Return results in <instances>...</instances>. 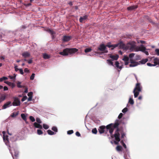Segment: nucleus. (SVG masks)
<instances>
[{
	"instance_id": "nucleus-50",
	"label": "nucleus",
	"mask_w": 159,
	"mask_h": 159,
	"mask_svg": "<svg viewBox=\"0 0 159 159\" xmlns=\"http://www.w3.org/2000/svg\"><path fill=\"white\" fill-rule=\"evenodd\" d=\"M33 93L32 92H30L28 94V96H29V97H32L33 95Z\"/></svg>"
},
{
	"instance_id": "nucleus-41",
	"label": "nucleus",
	"mask_w": 159,
	"mask_h": 159,
	"mask_svg": "<svg viewBox=\"0 0 159 159\" xmlns=\"http://www.w3.org/2000/svg\"><path fill=\"white\" fill-rule=\"evenodd\" d=\"M43 128L46 129H48L49 127L48 125L45 124H43Z\"/></svg>"
},
{
	"instance_id": "nucleus-31",
	"label": "nucleus",
	"mask_w": 159,
	"mask_h": 159,
	"mask_svg": "<svg viewBox=\"0 0 159 159\" xmlns=\"http://www.w3.org/2000/svg\"><path fill=\"white\" fill-rule=\"evenodd\" d=\"M98 131L96 128L93 129L92 130V132L94 134H96L97 133Z\"/></svg>"
},
{
	"instance_id": "nucleus-45",
	"label": "nucleus",
	"mask_w": 159,
	"mask_h": 159,
	"mask_svg": "<svg viewBox=\"0 0 159 159\" xmlns=\"http://www.w3.org/2000/svg\"><path fill=\"white\" fill-rule=\"evenodd\" d=\"M30 119L32 122H34L35 121L34 117L32 116H30Z\"/></svg>"
},
{
	"instance_id": "nucleus-11",
	"label": "nucleus",
	"mask_w": 159,
	"mask_h": 159,
	"mask_svg": "<svg viewBox=\"0 0 159 159\" xmlns=\"http://www.w3.org/2000/svg\"><path fill=\"white\" fill-rule=\"evenodd\" d=\"M11 101H8L6 103L2 106V109H5L10 106H11Z\"/></svg>"
},
{
	"instance_id": "nucleus-5",
	"label": "nucleus",
	"mask_w": 159,
	"mask_h": 159,
	"mask_svg": "<svg viewBox=\"0 0 159 159\" xmlns=\"http://www.w3.org/2000/svg\"><path fill=\"white\" fill-rule=\"evenodd\" d=\"M14 101L12 103L13 106H19L20 105V102L18 98L17 97H13Z\"/></svg>"
},
{
	"instance_id": "nucleus-39",
	"label": "nucleus",
	"mask_w": 159,
	"mask_h": 159,
	"mask_svg": "<svg viewBox=\"0 0 159 159\" xmlns=\"http://www.w3.org/2000/svg\"><path fill=\"white\" fill-rule=\"evenodd\" d=\"M37 134L39 135H41L43 134V131L40 129H38L37 130Z\"/></svg>"
},
{
	"instance_id": "nucleus-52",
	"label": "nucleus",
	"mask_w": 159,
	"mask_h": 159,
	"mask_svg": "<svg viewBox=\"0 0 159 159\" xmlns=\"http://www.w3.org/2000/svg\"><path fill=\"white\" fill-rule=\"evenodd\" d=\"M123 115L122 113H120L118 116V118L119 119H120V118H122V117L123 116Z\"/></svg>"
},
{
	"instance_id": "nucleus-35",
	"label": "nucleus",
	"mask_w": 159,
	"mask_h": 159,
	"mask_svg": "<svg viewBox=\"0 0 159 159\" xmlns=\"http://www.w3.org/2000/svg\"><path fill=\"white\" fill-rule=\"evenodd\" d=\"M129 103L131 105H133L134 104V101L132 98H129Z\"/></svg>"
},
{
	"instance_id": "nucleus-6",
	"label": "nucleus",
	"mask_w": 159,
	"mask_h": 159,
	"mask_svg": "<svg viewBox=\"0 0 159 159\" xmlns=\"http://www.w3.org/2000/svg\"><path fill=\"white\" fill-rule=\"evenodd\" d=\"M114 47H116V48L118 47L119 49H123L124 48L127 49V46L125 47V44L122 41L116 44H115Z\"/></svg>"
},
{
	"instance_id": "nucleus-40",
	"label": "nucleus",
	"mask_w": 159,
	"mask_h": 159,
	"mask_svg": "<svg viewBox=\"0 0 159 159\" xmlns=\"http://www.w3.org/2000/svg\"><path fill=\"white\" fill-rule=\"evenodd\" d=\"M47 31H48L49 33L52 35H53V34H54L55 33L53 31L51 30H50V29H48Z\"/></svg>"
},
{
	"instance_id": "nucleus-26",
	"label": "nucleus",
	"mask_w": 159,
	"mask_h": 159,
	"mask_svg": "<svg viewBox=\"0 0 159 159\" xmlns=\"http://www.w3.org/2000/svg\"><path fill=\"white\" fill-rule=\"evenodd\" d=\"M148 61V59H143L140 61H139V62L140 63L142 64H144L147 62Z\"/></svg>"
},
{
	"instance_id": "nucleus-3",
	"label": "nucleus",
	"mask_w": 159,
	"mask_h": 159,
	"mask_svg": "<svg viewBox=\"0 0 159 159\" xmlns=\"http://www.w3.org/2000/svg\"><path fill=\"white\" fill-rule=\"evenodd\" d=\"M152 58H154L153 62L154 64H152L150 63H147V66H156L157 65H159V59L158 58H155L154 57H153Z\"/></svg>"
},
{
	"instance_id": "nucleus-27",
	"label": "nucleus",
	"mask_w": 159,
	"mask_h": 159,
	"mask_svg": "<svg viewBox=\"0 0 159 159\" xmlns=\"http://www.w3.org/2000/svg\"><path fill=\"white\" fill-rule=\"evenodd\" d=\"M47 132L48 134L50 135H53L56 134V133H55L53 132L49 129L47 131Z\"/></svg>"
},
{
	"instance_id": "nucleus-48",
	"label": "nucleus",
	"mask_w": 159,
	"mask_h": 159,
	"mask_svg": "<svg viewBox=\"0 0 159 159\" xmlns=\"http://www.w3.org/2000/svg\"><path fill=\"white\" fill-rule=\"evenodd\" d=\"M27 98L26 96H24L21 99V101L23 102L27 99Z\"/></svg>"
},
{
	"instance_id": "nucleus-19",
	"label": "nucleus",
	"mask_w": 159,
	"mask_h": 159,
	"mask_svg": "<svg viewBox=\"0 0 159 159\" xmlns=\"http://www.w3.org/2000/svg\"><path fill=\"white\" fill-rule=\"evenodd\" d=\"M88 16L85 15L83 17H80V18L79 19V21L80 22H82L83 20H86L88 18Z\"/></svg>"
},
{
	"instance_id": "nucleus-20",
	"label": "nucleus",
	"mask_w": 159,
	"mask_h": 159,
	"mask_svg": "<svg viewBox=\"0 0 159 159\" xmlns=\"http://www.w3.org/2000/svg\"><path fill=\"white\" fill-rule=\"evenodd\" d=\"M110 57L114 60H117L119 57V56L117 55H111Z\"/></svg>"
},
{
	"instance_id": "nucleus-22",
	"label": "nucleus",
	"mask_w": 159,
	"mask_h": 159,
	"mask_svg": "<svg viewBox=\"0 0 159 159\" xmlns=\"http://www.w3.org/2000/svg\"><path fill=\"white\" fill-rule=\"evenodd\" d=\"M43 58L44 59H48L50 58V55H48L46 53H44L43 55Z\"/></svg>"
},
{
	"instance_id": "nucleus-32",
	"label": "nucleus",
	"mask_w": 159,
	"mask_h": 159,
	"mask_svg": "<svg viewBox=\"0 0 159 159\" xmlns=\"http://www.w3.org/2000/svg\"><path fill=\"white\" fill-rule=\"evenodd\" d=\"M122 147L120 146H118L116 147V149L117 151H122Z\"/></svg>"
},
{
	"instance_id": "nucleus-12",
	"label": "nucleus",
	"mask_w": 159,
	"mask_h": 159,
	"mask_svg": "<svg viewBox=\"0 0 159 159\" xmlns=\"http://www.w3.org/2000/svg\"><path fill=\"white\" fill-rule=\"evenodd\" d=\"M146 50V48L144 46L141 45L140 47H139L136 50V51H141L143 52Z\"/></svg>"
},
{
	"instance_id": "nucleus-36",
	"label": "nucleus",
	"mask_w": 159,
	"mask_h": 159,
	"mask_svg": "<svg viewBox=\"0 0 159 159\" xmlns=\"http://www.w3.org/2000/svg\"><path fill=\"white\" fill-rule=\"evenodd\" d=\"M8 79L6 77H3L0 78V82H2L3 80H7Z\"/></svg>"
},
{
	"instance_id": "nucleus-15",
	"label": "nucleus",
	"mask_w": 159,
	"mask_h": 159,
	"mask_svg": "<svg viewBox=\"0 0 159 159\" xmlns=\"http://www.w3.org/2000/svg\"><path fill=\"white\" fill-rule=\"evenodd\" d=\"M71 38L70 36H64L63 37V41L64 42H67L70 40Z\"/></svg>"
},
{
	"instance_id": "nucleus-62",
	"label": "nucleus",
	"mask_w": 159,
	"mask_h": 159,
	"mask_svg": "<svg viewBox=\"0 0 159 159\" xmlns=\"http://www.w3.org/2000/svg\"><path fill=\"white\" fill-rule=\"evenodd\" d=\"M32 97H29V98L28 99V101H30L32 100Z\"/></svg>"
},
{
	"instance_id": "nucleus-24",
	"label": "nucleus",
	"mask_w": 159,
	"mask_h": 159,
	"mask_svg": "<svg viewBox=\"0 0 159 159\" xmlns=\"http://www.w3.org/2000/svg\"><path fill=\"white\" fill-rule=\"evenodd\" d=\"M106 47H108L109 48H111V49L113 50L116 47H114L115 46V44L113 45H111L109 44H108L106 45Z\"/></svg>"
},
{
	"instance_id": "nucleus-44",
	"label": "nucleus",
	"mask_w": 159,
	"mask_h": 159,
	"mask_svg": "<svg viewBox=\"0 0 159 159\" xmlns=\"http://www.w3.org/2000/svg\"><path fill=\"white\" fill-rule=\"evenodd\" d=\"M135 55V54L134 53H130L129 55V57L130 59H132V58Z\"/></svg>"
},
{
	"instance_id": "nucleus-46",
	"label": "nucleus",
	"mask_w": 159,
	"mask_h": 159,
	"mask_svg": "<svg viewBox=\"0 0 159 159\" xmlns=\"http://www.w3.org/2000/svg\"><path fill=\"white\" fill-rule=\"evenodd\" d=\"M35 76V74L33 73L30 77V79L31 80H33L34 79Z\"/></svg>"
},
{
	"instance_id": "nucleus-61",
	"label": "nucleus",
	"mask_w": 159,
	"mask_h": 159,
	"mask_svg": "<svg viewBox=\"0 0 159 159\" xmlns=\"http://www.w3.org/2000/svg\"><path fill=\"white\" fill-rule=\"evenodd\" d=\"M24 71L25 72H29V70H28V68H25L24 69Z\"/></svg>"
},
{
	"instance_id": "nucleus-4",
	"label": "nucleus",
	"mask_w": 159,
	"mask_h": 159,
	"mask_svg": "<svg viewBox=\"0 0 159 159\" xmlns=\"http://www.w3.org/2000/svg\"><path fill=\"white\" fill-rule=\"evenodd\" d=\"M135 47V43L134 41L129 42L127 45V49H129L131 51H133Z\"/></svg>"
},
{
	"instance_id": "nucleus-49",
	"label": "nucleus",
	"mask_w": 159,
	"mask_h": 159,
	"mask_svg": "<svg viewBox=\"0 0 159 159\" xmlns=\"http://www.w3.org/2000/svg\"><path fill=\"white\" fill-rule=\"evenodd\" d=\"M127 110H128L127 108V107H125L122 110V112L123 113H125L127 111Z\"/></svg>"
},
{
	"instance_id": "nucleus-23",
	"label": "nucleus",
	"mask_w": 159,
	"mask_h": 159,
	"mask_svg": "<svg viewBox=\"0 0 159 159\" xmlns=\"http://www.w3.org/2000/svg\"><path fill=\"white\" fill-rule=\"evenodd\" d=\"M18 111L14 112L11 114V116L12 117H15L18 114Z\"/></svg>"
},
{
	"instance_id": "nucleus-28",
	"label": "nucleus",
	"mask_w": 159,
	"mask_h": 159,
	"mask_svg": "<svg viewBox=\"0 0 159 159\" xmlns=\"http://www.w3.org/2000/svg\"><path fill=\"white\" fill-rule=\"evenodd\" d=\"M21 83L20 82H18L17 83V86L19 88H22L25 87L24 86H22L20 85Z\"/></svg>"
},
{
	"instance_id": "nucleus-8",
	"label": "nucleus",
	"mask_w": 159,
	"mask_h": 159,
	"mask_svg": "<svg viewBox=\"0 0 159 159\" xmlns=\"http://www.w3.org/2000/svg\"><path fill=\"white\" fill-rule=\"evenodd\" d=\"M113 124H110L106 126L107 131L108 130H109V133L111 135L112 134L114 130V129L113 127Z\"/></svg>"
},
{
	"instance_id": "nucleus-59",
	"label": "nucleus",
	"mask_w": 159,
	"mask_h": 159,
	"mask_svg": "<svg viewBox=\"0 0 159 159\" xmlns=\"http://www.w3.org/2000/svg\"><path fill=\"white\" fill-rule=\"evenodd\" d=\"M121 138H123L124 137V136H125V134L123 133L122 132L121 133Z\"/></svg>"
},
{
	"instance_id": "nucleus-64",
	"label": "nucleus",
	"mask_w": 159,
	"mask_h": 159,
	"mask_svg": "<svg viewBox=\"0 0 159 159\" xmlns=\"http://www.w3.org/2000/svg\"><path fill=\"white\" fill-rule=\"evenodd\" d=\"M4 90L6 91L8 90V88L7 86H4L3 88Z\"/></svg>"
},
{
	"instance_id": "nucleus-60",
	"label": "nucleus",
	"mask_w": 159,
	"mask_h": 159,
	"mask_svg": "<svg viewBox=\"0 0 159 159\" xmlns=\"http://www.w3.org/2000/svg\"><path fill=\"white\" fill-rule=\"evenodd\" d=\"M28 62L29 64H31L32 62V59H30L28 61Z\"/></svg>"
},
{
	"instance_id": "nucleus-7",
	"label": "nucleus",
	"mask_w": 159,
	"mask_h": 159,
	"mask_svg": "<svg viewBox=\"0 0 159 159\" xmlns=\"http://www.w3.org/2000/svg\"><path fill=\"white\" fill-rule=\"evenodd\" d=\"M119 131V129L118 128L115 131L114 134V137L115 138V139L118 142H120V134Z\"/></svg>"
},
{
	"instance_id": "nucleus-29",
	"label": "nucleus",
	"mask_w": 159,
	"mask_h": 159,
	"mask_svg": "<svg viewBox=\"0 0 159 159\" xmlns=\"http://www.w3.org/2000/svg\"><path fill=\"white\" fill-rule=\"evenodd\" d=\"M122 60L124 61H129V58L128 57L125 56H124Z\"/></svg>"
},
{
	"instance_id": "nucleus-16",
	"label": "nucleus",
	"mask_w": 159,
	"mask_h": 159,
	"mask_svg": "<svg viewBox=\"0 0 159 159\" xmlns=\"http://www.w3.org/2000/svg\"><path fill=\"white\" fill-rule=\"evenodd\" d=\"M7 95L6 94H4L3 95H2L0 97V103L4 101L7 98Z\"/></svg>"
},
{
	"instance_id": "nucleus-51",
	"label": "nucleus",
	"mask_w": 159,
	"mask_h": 159,
	"mask_svg": "<svg viewBox=\"0 0 159 159\" xmlns=\"http://www.w3.org/2000/svg\"><path fill=\"white\" fill-rule=\"evenodd\" d=\"M155 51L156 53L158 55H159V49H156L155 50Z\"/></svg>"
},
{
	"instance_id": "nucleus-14",
	"label": "nucleus",
	"mask_w": 159,
	"mask_h": 159,
	"mask_svg": "<svg viewBox=\"0 0 159 159\" xmlns=\"http://www.w3.org/2000/svg\"><path fill=\"white\" fill-rule=\"evenodd\" d=\"M134 89H135L137 91H141V87L140 86V84L139 83H137L136 84V87Z\"/></svg>"
},
{
	"instance_id": "nucleus-10",
	"label": "nucleus",
	"mask_w": 159,
	"mask_h": 159,
	"mask_svg": "<svg viewBox=\"0 0 159 159\" xmlns=\"http://www.w3.org/2000/svg\"><path fill=\"white\" fill-rule=\"evenodd\" d=\"M106 129V126L104 125L100 126L98 129V132L100 134L104 133Z\"/></svg>"
},
{
	"instance_id": "nucleus-13",
	"label": "nucleus",
	"mask_w": 159,
	"mask_h": 159,
	"mask_svg": "<svg viewBox=\"0 0 159 159\" xmlns=\"http://www.w3.org/2000/svg\"><path fill=\"white\" fill-rule=\"evenodd\" d=\"M21 55L22 56L25 58L29 57L30 56V52H23L22 53Z\"/></svg>"
},
{
	"instance_id": "nucleus-43",
	"label": "nucleus",
	"mask_w": 159,
	"mask_h": 159,
	"mask_svg": "<svg viewBox=\"0 0 159 159\" xmlns=\"http://www.w3.org/2000/svg\"><path fill=\"white\" fill-rule=\"evenodd\" d=\"M36 121L38 123L41 124L42 123L41 121V120L40 118H36Z\"/></svg>"
},
{
	"instance_id": "nucleus-63",
	"label": "nucleus",
	"mask_w": 159,
	"mask_h": 159,
	"mask_svg": "<svg viewBox=\"0 0 159 159\" xmlns=\"http://www.w3.org/2000/svg\"><path fill=\"white\" fill-rule=\"evenodd\" d=\"M143 52L145 53L147 55H149L148 52L146 51V50L144 52Z\"/></svg>"
},
{
	"instance_id": "nucleus-34",
	"label": "nucleus",
	"mask_w": 159,
	"mask_h": 159,
	"mask_svg": "<svg viewBox=\"0 0 159 159\" xmlns=\"http://www.w3.org/2000/svg\"><path fill=\"white\" fill-rule=\"evenodd\" d=\"M119 125V123L118 122H117L115 123L114 124H113V128H116L118 127V125Z\"/></svg>"
},
{
	"instance_id": "nucleus-30",
	"label": "nucleus",
	"mask_w": 159,
	"mask_h": 159,
	"mask_svg": "<svg viewBox=\"0 0 159 159\" xmlns=\"http://www.w3.org/2000/svg\"><path fill=\"white\" fill-rule=\"evenodd\" d=\"M21 116L24 120L26 121V117L25 115L24 114H22L21 115Z\"/></svg>"
},
{
	"instance_id": "nucleus-53",
	"label": "nucleus",
	"mask_w": 159,
	"mask_h": 159,
	"mask_svg": "<svg viewBox=\"0 0 159 159\" xmlns=\"http://www.w3.org/2000/svg\"><path fill=\"white\" fill-rule=\"evenodd\" d=\"M14 155L16 157H17L18 155V152L17 151H16V152H14Z\"/></svg>"
},
{
	"instance_id": "nucleus-2",
	"label": "nucleus",
	"mask_w": 159,
	"mask_h": 159,
	"mask_svg": "<svg viewBox=\"0 0 159 159\" xmlns=\"http://www.w3.org/2000/svg\"><path fill=\"white\" fill-rule=\"evenodd\" d=\"M97 51H100L102 53H107L108 51L106 46L104 44H101L99 45L97 50Z\"/></svg>"
},
{
	"instance_id": "nucleus-38",
	"label": "nucleus",
	"mask_w": 159,
	"mask_h": 159,
	"mask_svg": "<svg viewBox=\"0 0 159 159\" xmlns=\"http://www.w3.org/2000/svg\"><path fill=\"white\" fill-rule=\"evenodd\" d=\"M52 129L55 132H57L58 131L57 129L56 126H54L52 127Z\"/></svg>"
},
{
	"instance_id": "nucleus-21",
	"label": "nucleus",
	"mask_w": 159,
	"mask_h": 159,
	"mask_svg": "<svg viewBox=\"0 0 159 159\" xmlns=\"http://www.w3.org/2000/svg\"><path fill=\"white\" fill-rule=\"evenodd\" d=\"M140 92V91H137L135 89L134 90L133 93H134V97L135 98H136L138 96Z\"/></svg>"
},
{
	"instance_id": "nucleus-57",
	"label": "nucleus",
	"mask_w": 159,
	"mask_h": 159,
	"mask_svg": "<svg viewBox=\"0 0 159 159\" xmlns=\"http://www.w3.org/2000/svg\"><path fill=\"white\" fill-rule=\"evenodd\" d=\"M75 134L76 135L78 136V137H80V133L78 132V131H77L75 133Z\"/></svg>"
},
{
	"instance_id": "nucleus-9",
	"label": "nucleus",
	"mask_w": 159,
	"mask_h": 159,
	"mask_svg": "<svg viewBox=\"0 0 159 159\" xmlns=\"http://www.w3.org/2000/svg\"><path fill=\"white\" fill-rule=\"evenodd\" d=\"M129 61L131 63L129 65L130 67H135L139 64L138 62L134 61L133 59H130Z\"/></svg>"
},
{
	"instance_id": "nucleus-17",
	"label": "nucleus",
	"mask_w": 159,
	"mask_h": 159,
	"mask_svg": "<svg viewBox=\"0 0 159 159\" xmlns=\"http://www.w3.org/2000/svg\"><path fill=\"white\" fill-rule=\"evenodd\" d=\"M40 124L36 122H34V125L35 128H38L40 129H42V126Z\"/></svg>"
},
{
	"instance_id": "nucleus-42",
	"label": "nucleus",
	"mask_w": 159,
	"mask_h": 159,
	"mask_svg": "<svg viewBox=\"0 0 159 159\" xmlns=\"http://www.w3.org/2000/svg\"><path fill=\"white\" fill-rule=\"evenodd\" d=\"M2 134L3 135V140H5V139H6V140H7V139H8L7 138V136H6V137H5V136L4 135V134H5V132L3 131Z\"/></svg>"
},
{
	"instance_id": "nucleus-56",
	"label": "nucleus",
	"mask_w": 159,
	"mask_h": 159,
	"mask_svg": "<svg viewBox=\"0 0 159 159\" xmlns=\"http://www.w3.org/2000/svg\"><path fill=\"white\" fill-rule=\"evenodd\" d=\"M31 5H32V4L31 3H26V4H24V5L26 7H28L29 6H31Z\"/></svg>"
},
{
	"instance_id": "nucleus-37",
	"label": "nucleus",
	"mask_w": 159,
	"mask_h": 159,
	"mask_svg": "<svg viewBox=\"0 0 159 159\" xmlns=\"http://www.w3.org/2000/svg\"><path fill=\"white\" fill-rule=\"evenodd\" d=\"M92 51V49L91 48H87L84 50V52L86 53L90 52Z\"/></svg>"
},
{
	"instance_id": "nucleus-18",
	"label": "nucleus",
	"mask_w": 159,
	"mask_h": 159,
	"mask_svg": "<svg viewBox=\"0 0 159 159\" xmlns=\"http://www.w3.org/2000/svg\"><path fill=\"white\" fill-rule=\"evenodd\" d=\"M138 8V6L137 5H134L129 7H127V10H133L134 9H136Z\"/></svg>"
},
{
	"instance_id": "nucleus-1",
	"label": "nucleus",
	"mask_w": 159,
	"mask_h": 159,
	"mask_svg": "<svg viewBox=\"0 0 159 159\" xmlns=\"http://www.w3.org/2000/svg\"><path fill=\"white\" fill-rule=\"evenodd\" d=\"M78 51V49L75 48H66L63 49L62 52H60L59 54L63 56H67L69 54L74 53Z\"/></svg>"
},
{
	"instance_id": "nucleus-54",
	"label": "nucleus",
	"mask_w": 159,
	"mask_h": 159,
	"mask_svg": "<svg viewBox=\"0 0 159 159\" xmlns=\"http://www.w3.org/2000/svg\"><path fill=\"white\" fill-rule=\"evenodd\" d=\"M121 142L123 143V146L125 148H126V146L125 144L124 143L123 141H121Z\"/></svg>"
},
{
	"instance_id": "nucleus-33",
	"label": "nucleus",
	"mask_w": 159,
	"mask_h": 159,
	"mask_svg": "<svg viewBox=\"0 0 159 159\" xmlns=\"http://www.w3.org/2000/svg\"><path fill=\"white\" fill-rule=\"evenodd\" d=\"M107 63L110 65L113 66V62H112V60L110 59H108L107 60Z\"/></svg>"
},
{
	"instance_id": "nucleus-58",
	"label": "nucleus",
	"mask_w": 159,
	"mask_h": 159,
	"mask_svg": "<svg viewBox=\"0 0 159 159\" xmlns=\"http://www.w3.org/2000/svg\"><path fill=\"white\" fill-rule=\"evenodd\" d=\"M19 71L20 72V73L21 74V75H23L24 74V72L23 71V70L22 69H20V70H19Z\"/></svg>"
},
{
	"instance_id": "nucleus-55",
	"label": "nucleus",
	"mask_w": 159,
	"mask_h": 159,
	"mask_svg": "<svg viewBox=\"0 0 159 159\" xmlns=\"http://www.w3.org/2000/svg\"><path fill=\"white\" fill-rule=\"evenodd\" d=\"M14 68H15V70L16 71H17L18 70H20V69H18V68H17V66H15Z\"/></svg>"
},
{
	"instance_id": "nucleus-25",
	"label": "nucleus",
	"mask_w": 159,
	"mask_h": 159,
	"mask_svg": "<svg viewBox=\"0 0 159 159\" xmlns=\"http://www.w3.org/2000/svg\"><path fill=\"white\" fill-rule=\"evenodd\" d=\"M119 62L116 61L115 62V65L117 68H119L121 70L122 68V67L121 66H120L119 65Z\"/></svg>"
},
{
	"instance_id": "nucleus-47",
	"label": "nucleus",
	"mask_w": 159,
	"mask_h": 159,
	"mask_svg": "<svg viewBox=\"0 0 159 159\" xmlns=\"http://www.w3.org/2000/svg\"><path fill=\"white\" fill-rule=\"evenodd\" d=\"M74 132L72 130H70L67 131V134H73Z\"/></svg>"
}]
</instances>
